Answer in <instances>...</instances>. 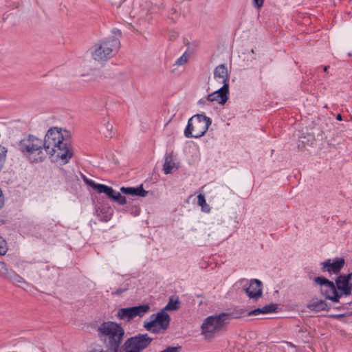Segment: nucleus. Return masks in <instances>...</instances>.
I'll return each instance as SVG.
<instances>
[{"label":"nucleus","mask_w":352,"mask_h":352,"mask_svg":"<svg viewBox=\"0 0 352 352\" xmlns=\"http://www.w3.org/2000/svg\"><path fill=\"white\" fill-rule=\"evenodd\" d=\"M249 313L250 311L245 309L235 308L232 311L226 313L227 315L226 320L229 323L230 320L233 318H240L246 316H252V314H250Z\"/></svg>","instance_id":"19"},{"label":"nucleus","mask_w":352,"mask_h":352,"mask_svg":"<svg viewBox=\"0 0 352 352\" xmlns=\"http://www.w3.org/2000/svg\"><path fill=\"white\" fill-rule=\"evenodd\" d=\"M278 307L276 304L270 303L264 306L262 308H257L250 311V314H252V316H257L258 314H266L270 313H274L276 311Z\"/></svg>","instance_id":"20"},{"label":"nucleus","mask_w":352,"mask_h":352,"mask_svg":"<svg viewBox=\"0 0 352 352\" xmlns=\"http://www.w3.org/2000/svg\"><path fill=\"white\" fill-rule=\"evenodd\" d=\"M226 317L224 312L207 317L201 326V333L210 338L215 333L226 330L228 324Z\"/></svg>","instance_id":"7"},{"label":"nucleus","mask_w":352,"mask_h":352,"mask_svg":"<svg viewBox=\"0 0 352 352\" xmlns=\"http://www.w3.org/2000/svg\"><path fill=\"white\" fill-rule=\"evenodd\" d=\"M213 74L214 79L219 80L223 85L228 83L229 74L226 64H220L217 66L214 69Z\"/></svg>","instance_id":"17"},{"label":"nucleus","mask_w":352,"mask_h":352,"mask_svg":"<svg viewBox=\"0 0 352 352\" xmlns=\"http://www.w3.org/2000/svg\"><path fill=\"white\" fill-rule=\"evenodd\" d=\"M329 68V65L324 66V67H323L322 70H323L324 72L328 73Z\"/></svg>","instance_id":"35"},{"label":"nucleus","mask_w":352,"mask_h":352,"mask_svg":"<svg viewBox=\"0 0 352 352\" xmlns=\"http://www.w3.org/2000/svg\"><path fill=\"white\" fill-rule=\"evenodd\" d=\"M85 182L91 187L98 193H104L107 195V198L110 200L116 202L120 205L126 204V198L122 195L121 193L131 196H138L144 197L148 194V191L145 190L142 185L137 187H124L122 186L120 189V192L115 190L112 187L102 184H97L94 181L85 178Z\"/></svg>","instance_id":"3"},{"label":"nucleus","mask_w":352,"mask_h":352,"mask_svg":"<svg viewBox=\"0 0 352 352\" xmlns=\"http://www.w3.org/2000/svg\"><path fill=\"white\" fill-rule=\"evenodd\" d=\"M151 318V320L146 322L144 327L147 331L153 332H156V330L153 329V327L157 325H159L164 330L166 329L170 321V317L164 309H162L157 314H152Z\"/></svg>","instance_id":"11"},{"label":"nucleus","mask_w":352,"mask_h":352,"mask_svg":"<svg viewBox=\"0 0 352 352\" xmlns=\"http://www.w3.org/2000/svg\"><path fill=\"white\" fill-rule=\"evenodd\" d=\"M115 34H118L119 36H121V34H122L120 30H117V31L115 32Z\"/></svg>","instance_id":"38"},{"label":"nucleus","mask_w":352,"mask_h":352,"mask_svg":"<svg viewBox=\"0 0 352 352\" xmlns=\"http://www.w3.org/2000/svg\"><path fill=\"white\" fill-rule=\"evenodd\" d=\"M265 0H252V6L254 8L260 10L263 6Z\"/></svg>","instance_id":"29"},{"label":"nucleus","mask_w":352,"mask_h":352,"mask_svg":"<svg viewBox=\"0 0 352 352\" xmlns=\"http://www.w3.org/2000/svg\"><path fill=\"white\" fill-rule=\"evenodd\" d=\"M10 270L8 269L4 262L0 261V277L6 279Z\"/></svg>","instance_id":"27"},{"label":"nucleus","mask_w":352,"mask_h":352,"mask_svg":"<svg viewBox=\"0 0 352 352\" xmlns=\"http://www.w3.org/2000/svg\"><path fill=\"white\" fill-rule=\"evenodd\" d=\"M153 338L147 333H139L129 338L122 344L124 352H142L148 348L153 342Z\"/></svg>","instance_id":"8"},{"label":"nucleus","mask_w":352,"mask_h":352,"mask_svg":"<svg viewBox=\"0 0 352 352\" xmlns=\"http://www.w3.org/2000/svg\"><path fill=\"white\" fill-rule=\"evenodd\" d=\"M6 280H8L13 284L17 285L18 283H25L24 278L17 274L15 272L10 270Z\"/></svg>","instance_id":"24"},{"label":"nucleus","mask_w":352,"mask_h":352,"mask_svg":"<svg viewBox=\"0 0 352 352\" xmlns=\"http://www.w3.org/2000/svg\"><path fill=\"white\" fill-rule=\"evenodd\" d=\"M197 199H198V201H197L198 205L201 207L202 211L206 212H210V208L209 205L207 204L204 195L202 194H199L197 196Z\"/></svg>","instance_id":"25"},{"label":"nucleus","mask_w":352,"mask_h":352,"mask_svg":"<svg viewBox=\"0 0 352 352\" xmlns=\"http://www.w3.org/2000/svg\"><path fill=\"white\" fill-rule=\"evenodd\" d=\"M45 150L47 156L53 162L61 160L64 164L69 162L74 153L71 144V134L69 131L58 127H51L45 134L44 140Z\"/></svg>","instance_id":"1"},{"label":"nucleus","mask_w":352,"mask_h":352,"mask_svg":"<svg viewBox=\"0 0 352 352\" xmlns=\"http://www.w3.org/2000/svg\"><path fill=\"white\" fill-rule=\"evenodd\" d=\"M204 100L203 99H201L199 101V103L201 104V103H204Z\"/></svg>","instance_id":"40"},{"label":"nucleus","mask_w":352,"mask_h":352,"mask_svg":"<svg viewBox=\"0 0 352 352\" xmlns=\"http://www.w3.org/2000/svg\"><path fill=\"white\" fill-rule=\"evenodd\" d=\"M7 250V242L2 236H0V255L6 254Z\"/></svg>","instance_id":"28"},{"label":"nucleus","mask_w":352,"mask_h":352,"mask_svg":"<svg viewBox=\"0 0 352 352\" xmlns=\"http://www.w3.org/2000/svg\"><path fill=\"white\" fill-rule=\"evenodd\" d=\"M336 119L339 121H341L342 120V115L341 114H338L337 116H336Z\"/></svg>","instance_id":"36"},{"label":"nucleus","mask_w":352,"mask_h":352,"mask_svg":"<svg viewBox=\"0 0 352 352\" xmlns=\"http://www.w3.org/2000/svg\"><path fill=\"white\" fill-rule=\"evenodd\" d=\"M180 301L177 296H172L170 297L167 305L164 307V310L166 311H176L180 308Z\"/></svg>","instance_id":"21"},{"label":"nucleus","mask_w":352,"mask_h":352,"mask_svg":"<svg viewBox=\"0 0 352 352\" xmlns=\"http://www.w3.org/2000/svg\"><path fill=\"white\" fill-rule=\"evenodd\" d=\"M177 36V34L176 32H173V34L169 36V39L175 40Z\"/></svg>","instance_id":"34"},{"label":"nucleus","mask_w":352,"mask_h":352,"mask_svg":"<svg viewBox=\"0 0 352 352\" xmlns=\"http://www.w3.org/2000/svg\"><path fill=\"white\" fill-rule=\"evenodd\" d=\"M345 260L344 258L336 257L333 261L327 259L321 263L322 265L321 270L323 272H328L330 274H338L343 268Z\"/></svg>","instance_id":"14"},{"label":"nucleus","mask_w":352,"mask_h":352,"mask_svg":"<svg viewBox=\"0 0 352 352\" xmlns=\"http://www.w3.org/2000/svg\"><path fill=\"white\" fill-rule=\"evenodd\" d=\"M346 316H347V314H330V315L329 316V318H331L340 320V319H341L342 318L345 317Z\"/></svg>","instance_id":"32"},{"label":"nucleus","mask_w":352,"mask_h":352,"mask_svg":"<svg viewBox=\"0 0 352 352\" xmlns=\"http://www.w3.org/2000/svg\"><path fill=\"white\" fill-rule=\"evenodd\" d=\"M103 133L106 138H112L115 134V132L113 131V124L109 122H107L104 124V129L103 131Z\"/></svg>","instance_id":"26"},{"label":"nucleus","mask_w":352,"mask_h":352,"mask_svg":"<svg viewBox=\"0 0 352 352\" xmlns=\"http://www.w3.org/2000/svg\"><path fill=\"white\" fill-rule=\"evenodd\" d=\"M211 124V118L204 114L194 115L188 121L184 135L188 138H199L205 135Z\"/></svg>","instance_id":"5"},{"label":"nucleus","mask_w":352,"mask_h":352,"mask_svg":"<svg viewBox=\"0 0 352 352\" xmlns=\"http://www.w3.org/2000/svg\"><path fill=\"white\" fill-rule=\"evenodd\" d=\"M229 83H225L217 91L208 94L206 100L210 102H216L219 104H225L228 100Z\"/></svg>","instance_id":"13"},{"label":"nucleus","mask_w":352,"mask_h":352,"mask_svg":"<svg viewBox=\"0 0 352 352\" xmlns=\"http://www.w3.org/2000/svg\"><path fill=\"white\" fill-rule=\"evenodd\" d=\"M314 282L320 285V292L326 299L339 302L340 295H338V291L333 281L324 276H318L314 278Z\"/></svg>","instance_id":"10"},{"label":"nucleus","mask_w":352,"mask_h":352,"mask_svg":"<svg viewBox=\"0 0 352 352\" xmlns=\"http://www.w3.org/2000/svg\"><path fill=\"white\" fill-rule=\"evenodd\" d=\"M188 61L187 58L185 56V54H183L182 56H180L175 62V65H182L185 63H186Z\"/></svg>","instance_id":"30"},{"label":"nucleus","mask_w":352,"mask_h":352,"mask_svg":"<svg viewBox=\"0 0 352 352\" xmlns=\"http://www.w3.org/2000/svg\"><path fill=\"white\" fill-rule=\"evenodd\" d=\"M16 148L32 164L41 163L47 157L42 139L32 134H28L17 142Z\"/></svg>","instance_id":"4"},{"label":"nucleus","mask_w":352,"mask_h":352,"mask_svg":"<svg viewBox=\"0 0 352 352\" xmlns=\"http://www.w3.org/2000/svg\"><path fill=\"white\" fill-rule=\"evenodd\" d=\"M336 309H341V307H336Z\"/></svg>","instance_id":"42"},{"label":"nucleus","mask_w":352,"mask_h":352,"mask_svg":"<svg viewBox=\"0 0 352 352\" xmlns=\"http://www.w3.org/2000/svg\"><path fill=\"white\" fill-rule=\"evenodd\" d=\"M251 52H252V54H254V50L252 49V50H251Z\"/></svg>","instance_id":"41"},{"label":"nucleus","mask_w":352,"mask_h":352,"mask_svg":"<svg viewBox=\"0 0 352 352\" xmlns=\"http://www.w3.org/2000/svg\"><path fill=\"white\" fill-rule=\"evenodd\" d=\"M299 332L305 333V332H307V330L306 329L304 330L303 329H301L299 330Z\"/></svg>","instance_id":"39"},{"label":"nucleus","mask_w":352,"mask_h":352,"mask_svg":"<svg viewBox=\"0 0 352 352\" xmlns=\"http://www.w3.org/2000/svg\"><path fill=\"white\" fill-rule=\"evenodd\" d=\"M127 211H129V207L126 206V209Z\"/></svg>","instance_id":"43"},{"label":"nucleus","mask_w":352,"mask_h":352,"mask_svg":"<svg viewBox=\"0 0 352 352\" xmlns=\"http://www.w3.org/2000/svg\"><path fill=\"white\" fill-rule=\"evenodd\" d=\"M4 222L3 217L0 215V225H1Z\"/></svg>","instance_id":"37"},{"label":"nucleus","mask_w":352,"mask_h":352,"mask_svg":"<svg viewBox=\"0 0 352 352\" xmlns=\"http://www.w3.org/2000/svg\"><path fill=\"white\" fill-rule=\"evenodd\" d=\"M127 290H128V287H123V288H119V289H117L115 292H113L112 294L113 295H116V296H120L123 292H126Z\"/></svg>","instance_id":"31"},{"label":"nucleus","mask_w":352,"mask_h":352,"mask_svg":"<svg viewBox=\"0 0 352 352\" xmlns=\"http://www.w3.org/2000/svg\"><path fill=\"white\" fill-rule=\"evenodd\" d=\"M245 291L250 298L257 300L263 294L262 282L258 279H252L249 287H246Z\"/></svg>","instance_id":"15"},{"label":"nucleus","mask_w":352,"mask_h":352,"mask_svg":"<svg viewBox=\"0 0 352 352\" xmlns=\"http://www.w3.org/2000/svg\"><path fill=\"white\" fill-rule=\"evenodd\" d=\"M352 278V272L346 275H339L335 280L336 287L337 290H339L338 295L340 298L342 296H349L352 291V283L351 280Z\"/></svg>","instance_id":"12"},{"label":"nucleus","mask_w":352,"mask_h":352,"mask_svg":"<svg viewBox=\"0 0 352 352\" xmlns=\"http://www.w3.org/2000/svg\"><path fill=\"white\" fill-rule=\"evenodd\" d=\"M96 212L101 221L107 222L113 214V210L108 204H102L96 208Z\"/></svg>","instance_id":"16"},{"label":"nucleus","mask_w":352,"mask_h":352,"mask_svg":"<svg viewBox=\"0 0 352 352\" xmlns=\"http://www.w3.org/2000/svg\"><path fill=\"white\" fill-rule=\"evenodd\" d=\"M140 213V209L138 207H135L134 210L131 211V214H134L135 216L139 215Z\"/></svg>","instance_id":"33"},{"label":"nucleus","mask_w":352,"mask_h":352,"mask_svg":"<svg viewBox=\"0 0 352 352\" xmlns=\"http://www.w3.org/2000/svg\"><path fill=\"white\" fill-rule=\"evenodd\" d=\"M151 307L148 304H142L138 306H133L126 308H120L116 314V317L126 322L133 320L135 317H142L150 310Z\"/></svg>","instance_id":"9"},{"label":"nucleus","mask_w":352,"mask_h":352,"mask_svg":"<svg viewBox=\"0 0 352 352\" xmlns=\"http://www.w3.org/2000/svg\"><path fill=\"white\" fill-rule=\"evenodd\" d=\"M99 340L104 344L106 352H119L125 331L120 324L113 321L102 322L96 329Z\"/></svg>","instance_id":"2"},{"label":"nucleus","mask_w":352,"mask_h":352,"mask_svg":"<svg viewBox=\"0 0 352 352\" xmlns=\"http://www.w3.org/2000/svg\"><path fill=\"white\" fill-rule=\"evenodd\" d=\"M174 167H175V163L173 161L172 156L170 155H166L165 162L163 165L164 173L166 175L171 173Z\"/></svg>","instance_id":"23"},{"label":"nucleus","mask_w":352,"mask_h":352,"mask_svg":"<svg viewBox=\"0 0 352 352\" xmlns=\"http://www.w3.org/2000/svg\"><path fill=\"white\" fill-rule=\"evenodd\" d=\"M307 308L311 311L319 312L320 311H329L331 308V305L325 300H319L308 303Z\"/></svg>","instance_id":"18"},{"label":"nucleus","mask_w":352,"mask_h":352,"mask_svg":"<svg viewBox=\"0 0 352 352\" xmlns=\"http://www.w3.org/2000/svg\"><path fill=\"white\" fill-rule=\"evenodd\" d=\"M120 47L119 38L111 37L102 41L95 45L92 56L96 60H107L113 57Z\"/></svg>","instance_id":"6"},{"label":"nucleus","mask_w":352,"mask_h":352,"mask_svg":"<svg viewBox=\"0 0 352 352\" xmlns=\"http://www.w3.org/2000/svg\"><path fill=\"white\" fill-rule=\"evenodd\" d=\"M314 142L315 138L314 135L307 133L306 135H302L301 136H299L298 146L300 147L302 145L303 147H305L306 146L311 145Z\"/></svg>","instance_id":"22"}]
</instances>
